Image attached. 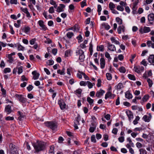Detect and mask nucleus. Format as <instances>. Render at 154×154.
I'll return each mask as SVG.
<instances>
[{
  "instance_id": "obj_61",
  "label": "nucleus",
  "mask_w": 154,
  "mask_h": 154,
  "mask_svg": "<svg viewBox=\"0 0 154 154\" xmlns=\"http://www.w3.org/2000/svg\"><path fill=\"white\" fill-rule=\"evenodd\" d=\"M87 82L84 81H81L80 82V85L81 86H85L87 85Z\"/></svg>"
},
{
  "instance_id": "obj_40",
  "label": "nucleus",
  "mask_w": 154,
  "mask_h": 154,
  "mask_svg": "<svg viewBox=\"0 0 154 154\" xmlns=\"http://www.w3.org/2000/svg\"><path fill=\"white\" fill-rule=\"evenodd\" d=\"M79 30V26L77 25H75L73 26V31L78 32Z\"/></svg>"
},
{
  "instance_id": "obj_53",
  "label": "nucleus",
  "mask_w": 154,
  "mask_h": 154,
  "mask_svg": "<svg viewBox=\"0 0 154 154\" xmlns=\"http://www.w3.org/2000/svg\"><path fill=\"white\" fill-rule=\"evenodd\" d=\"M152 43L151 41L149 40L147 42L146 45L148 47L150 48L151 47Z\"/></svg>"
},
{
  "instance_id": "obj_31",
  "label": "nucleus",
  "mask_w": 154,
  "mask_h": 154,
  "mask_svg": "<svg viewBox=\"0 0 154 154\" xmlns=\"http://www.w3.org/2000/svg\"><path fill=\"white\" fill-rule=\"evenodd\" d=\"M97 49L98 51H103L104 50V47L103 45H100L99 46H97Z\"/></svg>"
},
{
  "instance_id": "obj_30",
  "label": "nucleus",
  "mask_w": 154,
  "mask_h": 154,
  "mask_svg": "<svg viewBox=\"0 0 154 154\" xmlns=\"http://www.w3.org/2000/svg\"><path fill=\"white\" fill-rule=\"evenodd\" d=\"M84 72L79 71L78 73L77 74V76L79 79H81L82 78V75H83Z\"/></svg>"
},
{
  "instance_id": "obj_16",
  "label": "nucleus",
  "mask_w": 154,
  "mask_h": 154,
  "mask_svg": "<svg viewBox=\"0 0 154 154\" xmlns=\"http://www.w3.org/2000/svg\"><path fill=\"white\" fill-rule=\"evenodd\" d=\"M9 147L11 151V153H13L14 154V153H15L16 151L17 150L15 146L12 143H11L9 145Z\"/></svg>"
},
{
  "instance_id": "obj_9",
  "label": "nucleus",
  "mask_w": 154,
  "mask_h": 154,
  "mask_svg": "<svg viewBox=\"0 0 154 154\" xmlns=\"http://www.w3.org/2000/svg\"><path fill=\"white\" fill-rule=\"evenodd\" d=\"M15 54V52H13L11 54L7 55L6 57L8 58V61L10 63H12L14 61V59L12 57V56Z\"/></svg>"
},
{
  "instance_id": "obj_54",
  "label": "nucleus",
  "mask_w": 154,
  "mask_h": 154,
  "mask_svg": "<svg viewBox=\"0 0 154 154\" xmlns=\"http://www.w3.org/2000/svg\"><path fill=\"white\" fill-rule=\"evenodd\" d=\"M54 61L52 60H49L47 62V63L49 65H51L54 64Z\"/></svg>"
},
{
  "instance_id": "obj_17",
  "label": "nucleus",
  "mask_w": 154,
  "mask_h": 154,
  "mask_svg": "<svg viewBox=\"0 0 154 154\" xmlns=\"http://www.w3.org/2000/svg\"><path fill=\"white\" fill-rule=\"evenodd\" d=\"M108 48L110 51H116V48L115 46L112 44L108 43Z\"/></svg>"
},
{
  "instance_id": "obj_8",
  "label": "nucleus",
  "mask_w": 154,
  "mask_h": 154,
  "mask_svg": "<svg viewBox=\"0 0 154 154\" xmlns=\"http://www.w3.org/2000/svg\"><path fill=\"white\" fill-rule=\"evenodd\" d=\"M148 19L150 24H154V14L151 13L148 16Z\"/></svg>"
},
{
  "instance_id": "obj_41",
  "label": "nucleus",
  "mask_w": 154,
  "mask_h": 154,
  "mask_svg": "<svg viewBox=\"0 0 154 154\" xmlns=\"http://www.w3.org/2000/svg\"><path fill=\"white\" fill-rule=\"evenodd\" d=\"M116 20L117 22L119 25H121L122 24V20L119 18L117 17L116 18Z\"/></svg>"
},
{
  "instance_id": "obj_23",
  "label": "nucleus",
  "mask_w": 154,
  "mask_h": 154,
  "mask_svg": "<svg viewBox=\"0 0 154 154\" xmlns=\"http://www.w3.org/2000/svg\"><path fill=\"white\" fill-rule=\"evenodd\" d=\"M125 96L126 98L128 99H131L133 97L132 94L128 91H127L125 93Z\"/></svg>"
},
{
  "instance_id": "obj_14",
  "label": "nucleus",
  "mask_w": 154,
  "mask_h": 154,
  "mask_svg": "<svg viewBox=\"0 0 154 154\" xmlns=\"http://www.w3.org/2000/svg\"><path fill=\"white\" fill-rule=\"evenodd\" d=\"M38 23L39 26L41 27V29L44 30H45L46 29V27L45 26L43 21L42 20H40L38 21Z\"/></svg>"
},
{
  "instance_id": "obj_3",
  "label": "nucleus",
  "mask_w": 154,
  "mask_h": 154,
  "mask_svg": "<svg viewBox=\"0 0 154 154\" xmlns=\"http://www.w3.org/2000/svg\"><path fill=\"white\" fill-rule=\"evenodd\" d=\"M45 123L46 126L50 128L53 131L55 130L57 128V124L53 122H47Z\"/></svg>"
},
{
  "instance_id": "obj_21",
  "label": "nucleus",
  "mask_w": 154,
  "mask_h": 154,
  "mask_svg": "<svg viewBox=\"0 0 154 154\" xmlns=\"http://www.w3.org/2000/svg\"><path fill=\"white\" fill-rule=\"evenodd\" d=\"M105 92L104 91L100 89L99 91L97 92L96 94V96L97 97H100L103 96Z\"/></svg>"
},
{
  "instance_id": "obj_18",
  "label": "nucleus",
  "mask_w": 154,
  "mask_h": 154,
  "mask_svg": "<svg viewBox=\"0 0 154 154\" xmlns=\"http://www.w3.org/2000/svg\"><path fill=\"white\" fill-rule=\"evenodd\" d=\"M148 60L149 62L152 65H154V55H150L149 56Z\"/></svg>"
},
{
  "instance_id": "obj_20",
  "label": "nucleus",
  "mask_w": 154,
  "mask_h": 154,
  "mask_svg": "<svg viewBox=\"0 0 154 154\" xmlns=\"http://www.w3.org/2000/svg\"><path fill=\"white\" fill-rule=\"evenodd\" d=\"M32 74L33 75V78L34 80L37 79L38 78L40 75L39 74L37 73V71L35 70L32 72Z\"/></svg>"
},
{
  "instance_id": "obj_47",
  "label": "nucleus",
  "mask_w": 154,
  "mask_h": 154,
  "mask_svg": "<svg viewBox=\"0 0 154 154\" xmlns=\"http://www.w3.org/2000/svg\"><path fill=\"white\" fill-rule=\"evenodd\" d=\"M48 11L50 13L52 14L54 13V7L51 6L50 7L48 10Z\"/></svg>"
},
{
  "instance_id": "obj_28",
  "label": "nucleus",
  "mask_w": 154,
  "mask_h": 154,
  "mask_svg": "<svg viewBox=\"0 0 154 154\" xmlns=\"http://www.w3.org/2000/svg\"><path fill=\"white\" fill-rule=\"evenodd\" d=\"M80 117L79 116H78L74 120V124L79 125V122L80 120Z\"/></svg>"
},
{
  "instance_id": "obj_49",
  "label": "nucleus",
  "mask_w": 154,
  "mask_h": 154,
  "mask_svg": "<svg viewBox=\"0 0 154 154\" xmlns=\"http://www.w3.org/2000/svg\"><path fill=\"white\" fill-rule=\"evenodd\" d=\"M17 49L19 51H23L25 48L20 45H18Z\"/></svg>"
},
{
  "instance_id": "obj_12",
  "label": "nucleus",
  "mask_w": 154,
  "mask_h": 154,
  "mask_svg": "<svg viewBox=\"0 0 154 154\" xmlns=\"http://www.w3.org/2000/svg\"><path fill=\"white\" fill-rule=\"evenodd\" d=\"M152 116L150 114L148 116L145 115L142 118V119L146 122H149Z\"/></svg>"
},
{
  "instance_id": "obj_63",
  "label": "nucleus",
  "mask_w": 154,
  "mask_h": 154,
  "mask_svg": "<svg viewBox=\"0 0 154 154\" xmlns=\"http://www.w3.org/2000/svg\"><path fill=\"white\" fill-rule=\"evenodd\" d=\"M18 56L20 58V59H21V60H23L24 59V57L22 53H19L18 54Z\"/></svg>"
},
{
  "instance_id": "obj_51",
  "label": "nucleus",
  "mask_w": 154,
  "mask_h": 154,
  "mask_svg": "<svg viewBox=\"0 0 154 154\" xmlns=\"http://www.w3.org/2000/svg\"><path fill=\"white\" fill-rule=\"evenodd\" d=\"M119 141L120 143H122L125 140V137L124 136H121L118 138Z\"/></svg>"
},
{
  "instance_id": "obj_58",
  "label": "nucleus",
  "mask_w": 154,
  "mask_h": 154,
  "mask_svg": "<svg viewBox=\"0 0 154 154\" xmlns=\"http://www.w3.org/2000/svg\"><path fill=\"white\" fill-rule=\"evenodd\" d=\"M11 71V69L9 68H5L4 71V72L5 73L10 72Z\"/></svg>"
},
{
  "instance_id": "obj_25",
  "label": "nucleus",
  "mask_w": 154,
  "mask_h": 154,
  "mask_svg": "<svg viewBox=\"0 0 154 154\" xmlns=\"http://www.w3.org/2000/svg\"><path fill=\"white\" fill-rule=\"evenodd\" d=\"M116 89L118 91H120L121 89L123 88V84L121 83H119L116 85Z\"/></svg>"
},
{
  "instance_id": "obj_37",
  "label": "nucleus",
  "mask_w": 154,
  "mask_h": 154,
  "mask_svg": "<svg viewBox=\"0 0 154 154\" xmlns=\"http://www.w3.org/2000/svg\"><path fill=\"white\" fill-rule=\"evenodd\" d=\"M105 57L108 59V60L110 61L112 59L109 54L107 52L105 53Z\"/></svg>"
},
{
  "instance_id": "obj_4",
  "label": "nucleus",
  "mask_w": 154,
  "mask_h": 154,
  "mask_svg": "<svg viewBox=\"0 0 154 154\" xmlns=\"http://www.w3.org/2000/svg\"><path fill=\"white\" fill-rule=\"evenodd\" d=\"M15 97L18 98L19 101L21 103H25L27 101V99L22 94H16Z\"/></svg>"
},
{
  "instance_id": "obj_2",
  "label": "nucleus",
  "mask_w": 154,
  "mask_h": 154,
  "mask_svg": "<svg viewBox=\"0 0 154 154\" xmlns=\"http://www.w3.org/2000/svg\"><path fill=\"white\" fill-rule=\"evenodd\" d=\"M76 55L79 57V60L80 62H82L84 61L85 56L84 52L82 50L79 49L76 50Z\"/></svg>"
},
{
  "instance_id": "obj_60",
  "label": "nucleus",
  "mask_w": 154,
  "mask_h": 154,
  "mask_svg": "<svg viewBox=\"0 0 154 154\" xmlns=\"http://www.w3.org/2000/svg\"><path fill=\"white\" fill-rule=\"evenodd\" d=\"M14 118L13 117L8 116L5 118V119L7 121L13 120Z\"/></svg>"
},
{
  "instance_id": "obj_24",
  "label": "nucleus",
  "mask_w": 154,
  "mask_h": 154,
  "mask_svg": "<svg viewBox=\"0 0 154 154\" xmlns=\"http://www.w3.org/2000/svg\"><path fill=\"white\" fill-rule=\"evenodd\" d=\"M65 68L63 67L61 69H59L57 70V73L60 75H64L65 74Z\"/></svg>"
},
{
  "instance_id": "obj_13",
  "label": "nucleus",
  "mask_w": 154,
  "mask_h": 154,
  "mask_svg": "<svg viewBox=\"0 0 154 154\" xmlns=\"http://www.w3.org/2000/svg\"><path fill=\"white\" fill-rule=\"evenodd\" d=\"M5 111L7 114H10L12 111L11 109V106L9 105H6L5 108Z\"/></svg>"
},
{
  "instance_id": "obj_29",
  "label": "nucleus",
  "mask_w": 154,
  "mask_h": 154,
  "mask_svg": "<svg viewBox=\"0 0 154 154\" xmlns=\"http://www.w3.org/2000/svg\"><path fill=\"white\" fill-rule=\"evenodd\" d=\"M109 7L110 9L112 10L114 9L116 7L115 5L112 2H110L109 5Z\"/></svg>"
},
{
  "instance_id": "obj_43",
  "label": "nucleus",
  "mask_w": 154,
  "mask_h": 154,
  "mask_svg": "<svg viewBox=\"0 0 154 154\" xmlns=\"http://www.w3.org/2000/svg\"><path fill=\"white\" fill-rule=\"evenodd\" d=\"M119 70L121 72L125 73L126 72V69L123 66L120 67L119 69Z\"/></svg>"
},
{
  "instance_id": "obj_19",
  "label": "nucleus",
  "mask_w": 154,
  "mask_h": 154,
  "mask_svg": "<svg viewBox=\"0 0 154 154\" xmlns=\"http://www.w3.org/2000/svg\"><path fill=\"white\" fill-rule=\"evenodd\" d=\"M100 67L101 69H103L105 66V60L103 58H101L100 60Z\"/></svg>"
},
{
  "instance_id": "obj_56",
  "label": "nucleus",
  "mask_w": 154,
  "mask_h": 154,
  "mask_svg": "<svg viewBox=\"0 0 154 154\" xmlns=\"http://www.w3.org/2000/svg\"><path fill=\"white\" fill-rule=\"evenodd\" d=\"M23 72V67L22 66L18 68L17 73L20 74Z\"/></svg>"
},
{
  "instance_id": "obj_22",
  "label": "nucleus",
  "mask_w": 154,
  "mask_h": 154,
  "mask_svg": "<svg viewBox=\"0 0 154 154\" xmlns=\"http://www.w3.org/2000/svg\"><path fill=\"white\" fill-rule=\"evenodd\" d=\"M127 115L128 116L129 120L130 121L131 119L133 118L134 115L132 112L130 111H128L126 112Z\"/></svg>"
},
{
  "instance_id": "obj_50",
  "label": "nucleus",
  "mask_w": 154,
  "mask_h": 154,
  "mask_svg": "<svg viewBox=\"0 0 154 154\" xmlns=\"http://www.w3.org/2000/svg\"><path fill=\"white\" fill-rule=\"evenodd\" d=\"M97 122H91V126L92 127L95 128H96L97 125Z\"/></svg>"
},
{
  "instance_id": "obj_57",
  "label": "nucleus",
  "mask_w": 154,
  "mask_h": 154,
  "mask_svg": "<svg viewBox=\"0 0 154 154\" xmlns=\"http://www.w3.org/2000/svg\"><path fill=\"white\" fill-rule=\"evenodd\" d=\"M91 141L92 142L95 143L96 142V140L94 135H92L91 137Z\"/></svg>"
},
{
  "instance_id": "obj_42",
  "label": "nucleus",
  "mask_w": 154,
  "mask_h": 154,
  "mask_svg": "<svg viewBox=\"0 0 154 154\" xmlns=\"http://www.w3.org/2000/svg\"><path fill=\"white\" fill-rule=\"evenodd\" d=\"M21 23V20H19L17 21V23H15L14 24V26L16 28H19L20 26Z\"/></svg>"
},
{
  "instance_id": "obj_26",
  "label": "nucleus",
  "mask_w": 154,
  "mask_h": 154,
  "mask_svg": "<svg viewBox=\"0 0 154 154\" xmlns=\"http://www.w3.org/2000/svg\"><path fill=\"white\" fill-rule=\"evenodd\" d=\"M110 40L112 43H114L116 45H119V42L116 40L114 37H112L110 38Z\"/></svg>"
},
{
  "instance_id": "obj_48",
  "label": "nucleus",
  "mask_w": 154,
  "mask_h": 154,
  "mask_svg": "<svg viewBox=\"0 0 154 154\" xmlns=\"http://www.w3.org/2000/svg\"><path fill=\"white\" fill-rule=\"evenodd\" d=\"M71 50H68L66 51L65 55L66 57H67L70 55Z\"/></svg>"
},
{
  "instance_id": "obj_32",
  "label": "nucleus",
  "mask_w": 154,
  "mask_h": 154,
  "mask_svg": "<svg viewBox=\"0 0 154 154\" xmlns=\"http://www.w3.org/2000/svg\"><path fill=\"white\" fill-rule=\"evenodd\" d=\"M106 77L107 79L109 80H111L112 79V75L109 73H107L106 74Z\"/></svg>"
},
{
  "instance_id": "obj_44",
  "label": "nucleus",
  "mask_w": 154,
  "mask_h": 154,
  "mask_svg": "<svg viewBox=\"0 0 154 154\" xmlns=\"http://www.w3.org/2000/svg\"><path fill=\"white\" fill-rule=\"evenodd\" d=\"M36 41V38H32L29 41V43L31 45H34L35 43V42Z\"/></svg>"
},
{
  "instance_id": "obj_64",
  "label": "nucleus",
  "mask_w": 154,
  "mask_h": 154,
  "mask_svg": "<svg viewBox=\"0 0 154 154\" xmlns=\"http://www.w3.org/2000/svg\"><path fill=\"white\" fill-rule=\"evenodd\" d=\"M118 59L120 61L124 59V56L123 55L120 54L118 56Z\"/></svg>"
},
{
  "instance_id": "obj_27",
  "label": "nucleus",
  "mask_w": 154,
  "mask_h": 154,
  "mask_svg": "<svg viewBox=\"0 0 154 154\" xmlns=\"http://www.w3.org/2000/svg\"><path fill=\"white\" fill-rule=\"evenodd\" d=\"M54 146L53 145L51 146L50 147L49 150L50 154H54Z\"/></svg>"
},
{
  "instance_id": "obj_11",
  "label": "nucleus",
  "mask_w": 154,
  "mask_h": 154,
  "mask_svg": "<svg viewBox=\"0 0 154 154\" xmlns=\"http://www.w3.org/2000/svg\"><path fill=\"white\" fill-rule=\"evenodd\" d=\"M65 7L64 5L62 4H60L59 6L57 8L56 11L59 13L63 12L64 11V9Z\"/></svg>"
},
{
  "instance_id": "obj_10",
  "label": "nucleus",
  "mask_w": 154,
  "mask_h": 154,
  "mask_svg": "<svg viewBox=\"0 0 154 154\" xmlns=\"http://www.w3.org/2000/svg\"><path fill=\"white\" fill-rule=\"evenodd\" d=\"M58 103L61 109L63 110L65 108L66 106V104L62 99L60 100Z\"/></svg>"
},
{
  "instance_id": "obj_35",
  "label": "nucleus",
  "mask_w": 154,
  "mask_h": 154,
  "mask_svg": "<svg viewBox=\"0 0 154 154\" xmlns=\"http://www.w3.org/2000/svg\"><path fill=\"white\" fill-rule=\"evenodd\" d=\"M23 30L27 34L29 31L30 28L29 27L27 26L24 28Z\"/></svg>"
},
{
  "instance_id": "obj_38",
  "label": "nucleus",
  "mask_w": 154,
  "mask_h": 154,
  "mask_svg": "<svg viewBox=\"0 0 154 154\" xmlns=\"http://www.w3.org/2000/svg\"><path fill=\"white\" fill-rule=\"evenodd\" d=\"M147 82L148 83L149 87L151 88L153 84L152 81L149 78L147 79Z\"/></svg>"
},
{
  "instance_id": "obj_6",
  "label": "nucleus",
  "mask_w": 154,
  "mask_h": 154,
  "mask_svg": "<svg viewBox=\"0 0 154 154\" xmlns=\"http://www.w3.org/2000/svg\"><path fill=\"white\" fill-rule=\"evenodd\" d=\"M144 69V67L142 66H134V71L138 73H141Z\"/></svg>"
},
{
  "instance_id": "obj_39",
  "label": "nucleus",
  "mask_w": 154,
  "mask_h": 154,
  "mask_svg": "<svg viewBox=\"0 0 154 154\" xmlns=\"http://www.w3.org/2000/svg\"><path fill=\"white\" fill-rule=\"evenodd\" d=\"M74 35V34L73 32H68L66 34L67 37L69 38H71Z\"/></svg>"
},
{
  "instance_id": "obj_55",
  "label": "nucleus",
  "mask_w": 154,
  "mask_h": 154,
  "mask_svg": "<svg viewBox=\"0 0 154 154\" xmlns=\"http://www.w3.org/2000/svg\"><path fill=\"white\" fill-rule=\"evenodd\" d=\"M77 38L78 40L79 43L82 42V38L81 35H79L77 37Z\"/></svg>"
},
{
  "instance_id": "obj_59",
  "label": "nucleus",
  "mask_w": 154,
  "mask_h": 154,
  "mask_svg": "<svg viewBox=\"0 0 154 154\" xmlns=\"http://www.w3.org/2000/svg\"><path fill=\"white\" fill-rule=\"evenodd\" d=\"M88 84V86L89 88L90 89L93 88L92 83L89 81H87L86 82Z\"/></svg>"
},
{
  "instance_id": "obj_15",
  "label": "nucleus",
  "mask_w": 154,
  "mask_h": 154,
  "mask_svg": "<svg viewBox=\"0 0 154 154\" xmlns=\"http://www.w3.org/2000/svg\"><path fill=\"white\" fill-rule=\"evenodd\" d=\"M125 27L123 25H120L119 26L117 29V31L118 34H121L122 32H125Z\"/></svg>"
},
{
  "instance_id": "obj_45",
  "label": "nucleus",
  "mask_w": 154,
  "mask_h": 154,
  "mask_svg": "<svg viewBox=\"0 0 154 154\" xmlns=\"http://www.w3.org/2000/svg\"><path fill=\"white\" fill-rule=\"evenodd\" d=\"M119 11H123L124 10L123 7L120 5H119L117 6L116 8Z\"/></svg>"
},
{
  "instance_id": "obj_62",
  "label": "nucleus",
  "mask_w": 154,
  "mask_h": 154,
  "mask_svg": "<svg viewBox=\"0 0 154 154\" xmlns=\"http://www.w3.org/2000/svg\"><path fill=\"white\" fill-rule=\"evenodd\" d=\"M118 131L117 129L116 128H113L112 131V133L114 134H116Z\"/></svg>"
},
{
  "instance_id": "obj_7",
  "label": "nucleus",
  "mask_w": 154,
  "mask_h": 154,
  "mask_svg": "<svg viewBox=\"0 0 154 154\" xmlns=\"http://www.w3.org/2000/svg\"><path fill=\"white\" fill-rule=\"evenodd\" d=\"M139 32L141 34L148 33L150 31L149 27L144 26L143 28L140 27L139 28Z\"/></svg>"
},
{
  "instance_id": "obj_52",
  "label": "nucleus",
  "mask_w": 154,
  "mask_h": 154,
  "mask_svg": "<svg viewBox=\"0 0 154 154\" xmlns=\"http://www.w3.org/2000/svg\"><path fill=\"white\" fill-rule=\"evenodd\" d=\"M102 25L104 28L107 30L109 29L110 28V26L108 24L104 23Z\"/></svg>"
},
{
  "instance_id": "obj_1",
  "label": "nucleus",
  "mask_w": 154,
  "mask_h": 154,
  "mask_svg": "<svg viewBox=\"0 0 154 154\" xmlns=\"http://www.w3.org/2000/svg\"><path fill=\"white\" fill-rule=\"evenodd\" d=\"M46 143L41 141H37L36 142L32 144L36 152H38L45 149Z\"/></svg>"
},
{
  "instance_id": "obj_5",
  "label": "nucleus",
  "mask_w": 154,
  "mask_h": 154,
  "mask_svg": "<svg viewBox=\"0 0 154 154\" xmlns=\"http://www.w3.org/2000/svg\"><path fill=\"white\" fill-rule=\"evenodd\" d=\"M111 90V88H110L108 91L105 94V99H107L108 98H109L110 99H113L115 97V95L114 94H112L110 91Z\"/></svg>"
},
{
  "instance_id": "obj_36",
  "label": "nucleus",
  "mask_w": 154,
  "mask_h": 154,
  "mask_svg": "<svg viewBox=\"0 0 154 154\" xmlns=\"http://www.w3.org/2000/svg\"><path fill=\"white\" fill-rule=\"evenodd\" d=\"M149 96L148 95H146L144 96L142 98V100L143 102H145L147 101L149 99Z\"/></svg>"
},
{
  "instance_id": "obj_46",
  "label": "nucleus",
  "mask_w": 154,
  "mask_h": 154,
  "mask_svg": "<svg viewBox=\"0 0 154 154\" xmlns=\"http://www.w3.org/2000/svg\"><path fill=\"white\" fill-rule=\"evenodd\" d=\"M139 151L140 152V154H146L147 152L145 149H140Z\"/></svg>"
},
{
  "instance_id": "obj_34",
  "label": "nucleus",
  "mask_w": 154,
  "mask_h": 154,
  "mask_svg": "<svg viewBox=\"0 0 154 154\" xmlns=\"http://www.w3.org/2000/svg\"><path fill=\"white\" fill-rule=\"evenodd\" d=\"M87 101L89 103L90 105H91L94 102V100L89 97H88L87 99Z\"/></svg>"
},
{
  "instance_id": "obj_33",
  "label": "nucleus",
  "mask_w": 154,
  "mask_h": 154,
  "mask_svg": "<svg viewBox=\"0 0 154 154\" xmlns=\"http://www.w3.org/2000/svg\"><path fill=\"white\" fill-rule=\"evenodd\" d=\"M128 76V78L131 80L135 81L136 80L135 76L133 75L129 74Z\"/></svg>"
}]
</instances>
